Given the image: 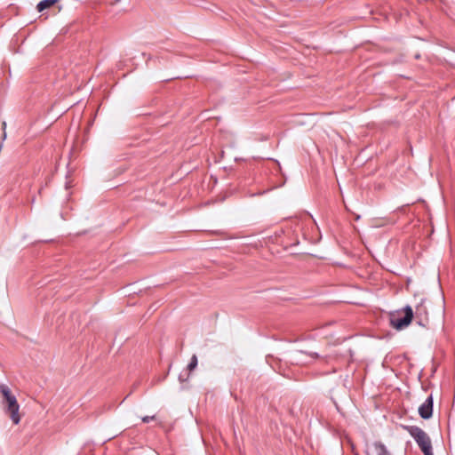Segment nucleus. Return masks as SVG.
<instances>
[{
    "label": "nucleus",
    "mask_w": 455,
    "mask_h": 455,
    "mask_svg": "<svg viewBox=\"0 0 455 455\" xmlns=\"http://www.w3.org/2000/svg\"><path fill=\"white\" fill-rule=\"evenodd\" d=\"M156 416H144L141 418L142 422L148 423L149 421L155 419Z\"/></svg>",
    "instance_id": "nucleus-10"
},
{
    "label": "nucleus",
    "mask_w": 455,
    "mask_h": 455,
    "mask_svg": "<svg viewBox=\"0 0 455 455\" xmlns=\"http://www.w3.org/2000/svg\"><path fill=\"white\" fill-rule=\"evenodd\" d=\"M366 455H391V453L383 443L374 442L367 446Z\"/></svg>",
    "instance_id": "nucleus-6"
},
{
    "label": "nucleus",
    "mask_w": 455,
    "mask_h": 455,
    "mask_svg": "<svg viewBox=\"0 0 455 455\" xmlns=\"http://www.w3.org/2000/svg\"><path fill=\"white\" fill-rule=\"evenodd\" d=\"M419 326L427 327L429 323L428 312L424 305V299L416 306L414 317Z\"/></svg>",
    "instance_id": "nucleus-4"
},
{
    "label": "nucleus",
    "mask_w": 455,
    "mask_h": 455,
    "mask_svg": "<svg viewBox=\"0 0 455 455\" xmlns=\"http://www.w3.org/2000/svg\"><path fill=\"white\" fill-rule=\"evenodd\" d=\"M188 379H189V373H188L186 377H185V376H183V374H182V373H181V374H180V376H179V380H180V382H185V381H187Z\"/></svg>",
    "instance_id": "nucleus-12"
},
{
    "label": "nucleus",
    "mask_w": 455,
    "mask_h": 455,
    "mask_svg": "<svg viewBox=\"0 0 455 455\" xmlns=\"http://www.w3.org/2000/svg\"><path fill=\"white\" fill-rule=\"evenodd\" d=\"M197 363H198L197 356L196 355H193L190 359L189 363L188 364V370L189 371H193L197 366Z\"/></svg>",
    "instance_id": "nucleus-8"
},
{
    "label": "nucleus",
    "mask_w": 455,
    "mask_h": 455,
    "mask_svg": "<svg viewBox=\"0 0 455 455\" xmlns=\"http://www.w3.org/2000/svg\"><path fill=\"white\" fill-rule=\"evenodd\" d=\"M419 414L424 419H428L433 415V396L430 395L419 407Z\"/></svg>",
    "instance_id": "nucleus-5"
},
{
    "label": "nucleus",
    "mask_w": 455,
    "mask_h": 455,
    "mask_svg": "<svg viewBox=\"0 0 455 455\" xmlns=\"http://www.w3.org/2000/svg\"><path fill=\"white\" fill-rule=\"evenodd\" d=\"M105 4L109 5H115L121 2V0H102Z\"/></svg>",
    "instance_id": "nucleus-11"
},
{
    "label": "nucleus",
    "mask_w": 455,
    "mask_h": 455,
    "mask_svg": "<svg viewBox=\"0 0 455 455\" xmlns=\"http://www.w3.org/2000/svg\"><path fill=\"white\" fill-rule=\"evenodd\" d=\"M0 393L2 394L4 402L7 403L5 408V413L10 416L12 423L18 425L20 421V416L19 413L20 405L18 403L16 396L12 393L10 388L4 385H0Z\"/></svg>",
    "instance_id": "nucleus-1"
},
{
    "label": "nucleus",
    "mask_w": 455,
    "mask_h": 455,
    "mask_svg": "<svg viewBox=\"0 0 455 455\" xmlns=\"http://www.w3.org/2000/svg\"><path fill=\"white\" fill-rule=\"evenodd\" d=\"M414 317V312L411 306H405L389 315L390 325L397 331L408 327Z\"/></svg>",
    "instance_id": "nucleus-2"
},
{
    "label": "nucleus",
    "mask_w": 455,
    "mask_h": 455,
    "mask_svg": "<svg viewBox=\"0 0 455 455\" xmlns=\"http://www.w3.org/2000/svg\"><path fill=\"white\" fill-rule=\"evenodd\" d=\"M299 355V354L298 352L294 355V358L293 359L296 360V363H299V361H298L299 360V358H298Z\"/></svg>",
    "instance_id": "nucleus-15"
},
{
    "label": "nucleus",
    "mask_w": 455,
    "mask_h": 455,
    "mask_svg": "<svg viewBox=\"0 0 455 455\" xmlns=\"http://www.w3.org/2000/svg\"><path fill=\"white\" fill-rule=\"evenodd\" d=\"M2 129H3V131H4L2 139H3V140H5V139H6V132H5V129H6V123H5V122H3V123H2Z\"/></svg>",
    "instance_id": "nucleus-13"
},
{
    "label": "nucleus",
    "mask_w": 455,
    "mask_h": 455,
    "mask_svg": "<svg viewBox=\"0 0 455 455\" xmlns=\"http://www.w3.org/2000/svg\"><path fill=\"white\" fill-rule=\"evenodd\" d=\"M360 219V215L355 216V220H358Z\"/></svg>",
    "instance_id": "nucleus-16"
},
{
    "label": "nucleus",
    "mask_w": 455,
    "mask_h": 455,
    "mask_svg": "<svg viewBox=\"0 0 455 455\" xmlns=\"http://www.w3.org/2000/svg\"><path fill=\"white\" fill-rule=\"evenodd\" d=\"M58 2H59V0H42L37 4L36 9L38 12H41L44 10L52 6L53 4H55Z\"/></svg>",
    "instance_id": "nucleus-7"
},
{
    "label": "nucleus",
    "mask_w": 455,
    "mask_h": 455,
    "mask_svg": "<svg viewBox=\"0 0 455 455\" xmlns=\"http://www.w3.org/2000/svg\"><path fill=\"white\" fill-rule=\"evenodd\" d=\"M403 428L406 430L410 435L417 443L421 451L432 447L431 439L428 435L418 426H403Z\"/></svg>",
    "instance_id": "nucleus-3"
},
{
    "label": "nucleus",
    "mask_w": 455,
    "mask_h": 455,
    "mask_svg": "<svg viewBox=\"0 0 455 455\" xmlns=\"http://www.w3.org/2000/svg\"><path fill=\"white\" fill-rule=\"evenodd\" d=\"M298 353H299V354H305V355H309L310 357L315 358V359H316V358H320V355H319L317 353H315V352L306 353V352H303V351H298Z\"/></svg>",
    "instance_id": "nucleus-9"
},
{
    "label": "nucleus",
    "mask_w": 455,
    "mask_h": 455,
    "mask_svg": "<svg viewBox=\"0 0 455 455\" xmlns=\"http://www.w3.org/2000/svg\"><path fill=\"white\" fill-rule=\"evenodd\" d=\"M424 453V455H434L433 453V451H432V447L425 450V451H422Z\"/></svg>",
    "instance_id": "nucleus-14"
}]
</instances>
